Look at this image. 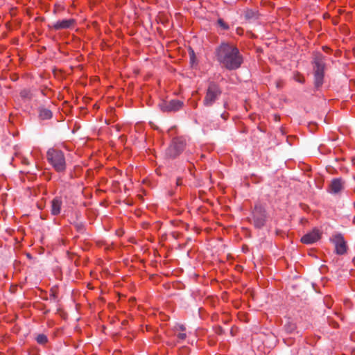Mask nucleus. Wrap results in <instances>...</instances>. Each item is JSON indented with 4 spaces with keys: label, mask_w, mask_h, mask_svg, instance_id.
I'll list each match as a JSON object with an SVG mask.
<instances>
[{
    "label": "nucleus",
    "mask_w": 355,
    "mask_h": 355,
    "mask_svg": "<svg viewBox=\"0 0 355 355\" xmlns=\"http://www.w3.org/2000/svg\"><path fill=\"white\" fill-rule=\"evenodd\" d=\"M216 59L223 67L230 71L239 69L243 62L239 49L229 43H223L216 49Z\"/></svg>",
    "instance_id": "obj_1"
},
{
    "label": "nucleus",
    "mask_w": 355,
    "mask_h": 355,
    "mask_svg": "<svg viewBox=\"0 0 355 355\" xmlns=\"http://www.w3.org/2000/svg\"><path fill=\"white\" fill-rule=\"evenodd\" d=\"M46 159L55 171L61 173L66 170V159L62 150L53 148L49 149L46 153Z\"/></svg>",
    "instance_id": "obj_2"
},
{
    "label": "nucleus",
    "mask_w": 355,
    "mask_h": 355,
    "mask_svg": "<svg viewBox=\"0 0 355 355\" xmlns=\"http://www.w3.org/2000/svg\"><path fill=\"white\" fill-rule=\"evenodd\" d=\"M221 94L222 90L219 85L214 82H211L207 88L205 96L203 100V105L205 107L212 106L219 98Z\"/></svg>",
    "instance_id": "obj_3"
},
{
    "label": "nucleus",
    "mask_w": 355,
    "mask_h": 355,
    "mask_svg": "<svg viewBox=\"0 0 355 355\" xmlns=\"http://www.w3.org/2000/svg\"><path fill=\"white\" fill-rule=\"evenodd\" d=\"M313 64L315 85L316 87H319L323 83L324 71V58L321 55L315 56Z\"/></svg>",
    "instance_id": "obj_4"
},
{
    "label": "nucleus",
    "mask_w": 355,
    "mask_h": 355,
    "mask_svg": "<svg viewBox=\"0 0 355 355\" xmlns=\"http://www.w3.org/2000/svg\"><path fill=\"white\" fill-rule=\"evenodd\" d=\"M186 140L183 137H176L173 139L171 144L166 150V154L171 158H175L184 150Z\"/></svg>",
    "instance_id": "obj_5"
},
{
    "label": "nucleus",
    "mask_w": 355,
    "mask_h": 355,
    "mask_svg": "<svg viewBox=\"0 0 355 355\" xmlns=\"http://www.w3.org/2000/svg\"><path fill=\"white\" fill-rule=\"evenodd\" d=\"M254 225L257 228H261L265 225L266 211L261 205H256L252 213Z\"/></svg>",
    "instance_id": "obj_6"
},
{
    "label": "nucleus",
    "mask_w": 355,
    "mask_h": 355,
    "mask_svg": "<svg viewBox=\"0 0 355 355\" xmlns=\"http://www.w3.org/2000/svg\"><path fill=\"white\" fill-rule=\"evenodd\" d=\"M159 106L163 112H175L182 108L183 102L173 99L170 101H162L159 104Z\"/></svg>",
    "instance_id": "obj_7"
},
{
    "label": "nucleus",
    "mask_w": 355,
    "mask_h": 355,
    "mask_svg": "<svg viewBox=\"0 0 355 355\" xmlns=\"http://www.w3.org/2000/svg\"><path fill=\"white\" fill-rule=\"evenodd\" d=\"M335 245L336 252L338 254H344L347 251L346 242L341 234H336L331 239Z\"/></svg>",
    "instance_id": "obj_8"
},
{
    "label": "nucleus",
    "mask_w": 355,
    "mask_h": 355,
    "mask_svg": "<svg viewBox=\"0 0 355 355\" xmlns=\"http://www.w3.org/2000/svg\"><path fill=\"white\" fill-rule=\"evenodd\" d=\"M345 182L342 178H334L331 180L329 192L333 194H337L344 189Z\"/></svg>",
    "instance_id": "obj_9"
},
{
    "label": "nucleus",
    "mask_w": 355,
    "mask_h": 355,
    "mask_svg": "<svg viewBox=\"0 0 355 355\" xmlns=\"http://www.w3.org/2000/svg\"><path fill=\"white\" fill-rule=\"evenodd\" d=\"M320 238V234L319 230H313L311 232L304 235L301 239V241L305 244H311L318 241Z\"/></svg>",
    "instance_id": "obj_10"
},
{
    "label": "nucleus",
    "mask_w": 355,
    "mask_h": 355,
    "mask_svg": "<svg viewBox=\"0 0 355 355\" xmlns=\"http://www.w3.org/2000/svg\"><path fill=\"white\" fill-rule=\"evenodd\" d=\"M51 214L53 216H58L60 214L61 207L62 205V200L61 197L54 198L51 202Z\"/></svg>",
    "instance_id": "obj_11"
},
{
    "label": "nucleus",
    "mask_w": 355,
    "mask_h": 355,
    "mask_svg": "<svg viewBox=\"0 0 355 355\" xmlns=\"http://www.w3.org/2000/svg\"><path fill=\"white\" fill-rule=\"evenodd\" d=\"M75 23L73 19H66L58 20L53 25V28L55 30L67 29L71 27Z\"/></svg>",
    "instance_id": "obj_12"
},
{
    "label": "nucleus",
    "mask_w": 355,
    "mask_h": 355,
    "mask_svg": "<svg viewBox=\"0 0 355 355\" xmlns=\"http://www.w3.org/2000/svg\"><path fill=\"white\" fill-rule=\"evenodd\" d=\"M52 116H53V114L50 110L44 108V107H40L39 117L42 120L50 119L52 117Z\"/></svg>",
    "instance_id": "obj_13"
},
{
    "label": "nucleus",
    "mask_w": 355,
    "mask_h": 355,
    "mask_svg": "<svg viewBox=\"0 0 355 355\" xmlns=\"http://www.w3.org/2000/svg\"><path fill=\"white\" fill-rule=\"evenodd\" d=\"M20 96L24 101H29L33 97L31 91L28 89H24L20 92Z\"/></svg>",
    "instance_id": "obj_14"
},
{
    "label": "nucleus",
    "mask_w": 355,
    "mask_h": 355,
    "mask_svg": "<svg viewBox=\"0 0 355 355\" xmlns=\"http://www.w3.org/2000/svg\"><path fill=\"white\" fill-rule=\"evenodd\" d=\"M217 24L222 30L227 31L230 28L229 25L221 18L218 19Z\"/></svg>",
    "instance_id": "obj_15"
},
{
    "label": "nucleus",
    "mask_w": 355,
    "mask_h": 355,
    "mask_svg": "<svg viewBox=\"0 0 355 355\" xmlns=\"http://www.w3.org/2000/svg\"><path fill=\"white\" fill-rule=\"evenodd\" d=\"M36 340L39 344L43 345L47 342L48 339L46 336H45L44 334H39L36 337Z\"/></svg>",
    "instance_id": "obj_16"
},
{
    "label": "nucleus",
    "mask_w": 355,
    "mask_h": 355,
    "mask_svg": "<svg viewBox=\"0 0 355 355\" xmlns=\"http://www.w3.org/2000/svg\"><path fill=\"white\" fill-rule=\"evenodd\" d=\"M176 336L178 339V341L180 342L185 340V338H187V334L184 331H182L177 333Z\"/></svg>",
    "instance_id": "obj_17"
},
{
    "label": "nucleus",
    "mask_w": 355,
    "mask_h": 355,
    "mask_svg": "<svg viewBox=\"0 0 355 355\" xmlns=\"http://www.w3.org/2000/svg\"><path fill=\"white\" fill-rule=\"evenodd\" d=\"M185 330H186V328H185V327L183 324H177L175 327V331L176 332H178V331H180V332L185 331Z\"/></svg>",
    "instance_id": "obj_18"
},
{
    "label": "nucleus",
    "mask_w": 355,
    "mask_h": 355,
    "mask_svg": "<svg viewBox=\"0 0 355 355\" xmlns=\"http://www.w3.org/2000/svg\"><path fill=\"white\" fill-rule=\"evenodd\" d=\"M285 328L288 332L291 333L295 329V326L294 324H289L285 325Z\"/></svg>",
    "instance_id": "obj_19"
},
{
    "label": "nucleus",
    "mask_w": 355,
    "mask_h": 355,
    "mask_svg": "<svg viewBox=\"0 0 355 355\" xmlns=\"http://www.w3.org/2000/svg\"><path fill=\"white\" fill-rule=\"evenodd\" d=\"M21 162L23 164L28 165L30 164L28 159L26 157H23L21 159Z\"/></svg>",
    "instance_id": "obj_20"
}]
</instances>
